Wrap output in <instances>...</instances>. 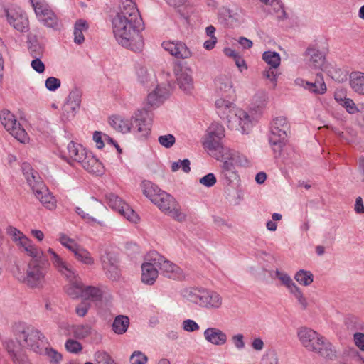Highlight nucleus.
<instances>
[{"mask_svg": "<svg viewBox=\"0 0 364 364\" xmlns=\"http://www.w3.org/2000/svg\"><path fill=\"white\" fill-rule=\"evenodd\" d=\"M119 11L112 19V27L116 41L122 46L132 50H139L142 45L140 31L142 19L134 0H119Z\"/></svg>", "mask_w": 364, "mask_h": 364, "instance_id": "nucleus-1", "label": "nucleus"}, {"mask_svg": "<svg viewBox=\"0 0 364 364\" xmlns=\"http://www.w3.org/2000/svg\"><path fill=\"white\" fill-rule=\"evenodd\" d=\"M215 84L217 93L221 97L215 102L217 113L221 119H226L232 129H241L242 134H247L252 126L250 116L242 109L235 107L230 100L234 97L232 82L228 76L218 77Z\"/></svg>", "mask_w": 364, "mask_h": 364, "instance_id": "nucleus-2", "label": "nucleus"}, {"mask_svg": "<svg viewBox=\"0 0 364 364\" xmlns=\"http://www.w3.org/2000/svg\"><path fill=\"white\" fill-rule=\"evenodd\" d=\"M151 117L146 109H139L130 118L112 115L109 118V125L117 132L127 134L133 132L140 137L146 138L151 132Z\"/></svg>", "mask_w": 364, "mask_h": 364, "instance_id": "nucleus-3", "label": "nucleus"}, {"mask_svg": "<svg viewBox=\"0 0 364 364\" xmlns=\"http://www.w3.org/2000/svg\"><path fill=\"white\" fill-rule=\"evenodd\" d=\"M12 333L18 344L37 354H43L45 336L40 330L23 321L16 322Z\"/></svg>", "mask_w": 364, "mask_h": 364, "instance_id": "nucleus-4", "label": "nucleus"}, {"mask_svg": "<svg viewBox=\"0 0 364 364\" xmlns=\"http://www.w3.org/2000/svg\"><path fill=\"white\" fill-rule=\"evenodd\" d=\"M48 253L50 256V259L54 267L68 281V284L65 287L67 294L73 299L82 297L85 287L76 272L52 248L48 250Z\"/></svg>", "mask_w": 364, "mask_h": 364, "instance_id": "nucleus-5", "label": "nucleus"}, {"mask_svg": "<svg viewBox=\"0 0 364 364\" xmlns=\"http://www.w3.org/2000/svg\"><path fill=\"white\" fill-rule=\"evenodd\" d=\"M48 267L43 259H31L24 274L18 273L16 279L30 289H43L47 284Z\"/></svg>", "mask_w": 364, "mask_h": 364, "instance_id": "nucleus-6", "label": "nucleus"}, {"mask_svg": "<svg viewBox=\"0 0 364 364\" xmlns=\"http://www.w3.org/2000/svg\"><path fill=\"white\" fill-rule=\"evenodd\" d=\"M21 168L27 183L33 190L36 197L45 208L48 210H53L56 206V200L38 173L34 171L28 163H23Z\"/></svg>", "mask_w": 364, "mask_h": 364, "instance_id": "nucleus-7", "label": "nucleus"}, {"mask_svg": "<svg viewBox=\"0 0 364 364\" xmlns=\"http://www.w3.org/2000/svg\"><path fill=\"white\" fill-rule=\"evenodd\" d=\"M289 130V124L287 118L284 117H276L271 124L269 143L273 151L280 153L285 144L287 132Z\"/></svg>", "mask_w": 364, "mask_h": 364, "instance_id": "nucleus-8", "label": "nucleus"}, {"mask_svg": "<svg viewBox=\"0 0 364 364\" xmlns=\"http://www.w3.org/2000/svg\"><path fill=\"white\" fill-rule=\"evenodd\" d=\"M38 20L45 26L59 30L60 21L46 0H30Z\"/></svg>", "mask_w": 364, "mask_h": 364, "instance_id": "nucleus-9", "label": "nucleus"}, {"mask_svg": "<svg viewBox=\"0 0 364 364\" xmlns=\"http://www.w3.org/2000/svg\"><path fill=\"white\" fill-rule=\"evenodd\" d=\"M152 203L173 219L180 222L185 220L186 215L181 211L180 207L174 198L165 191H162L160 193H158Z\"/></svg>", "mask_w": 364, "mask_h": 364, "instance_id": "nucleus-10", "label": "nucleus"}, {"mask_svg": "<svg viewBox=\"0 0 364 364\" xmlns=\"http://www.w3.org/2000/svg\"><path fill=\"white\" fill-rule=\"evenodd\" d=\"M147 259L156 264L164 275L173 279H181L184 277L181 267L166 259L156 251H151L147 255Z\"/></svg>", "mask_w": 364, "mask_h": 364, "instance_id": "nucleus-11", "label": "nucleus"}, {"mask_svg": "<svg viewBox=\"0 0 364 364\" xmlns=\"http://www.w3.org/2000/svg\"><path fill=\"white\" fill-rule=\"evenodd\" d=\"M0 120L1 124L14 137L22 143L28 141V135L25 129L18 123L14 115L8 109H3L0 112Z\"/></svg>", "mask_w": 364, "mask_h": 364, "instance_id": "nucleus-12", "label": "nucleus"}, {"mask_svg": "<svg viewBox=\"0 0 364 364\" xmlns=\"http://www.w3.org/2000/svg\"><path fill=\"white\" fill-rule=\"evenodd\" d=\"M4 11L8 23L15 30L21 33L28 31V18L26 11L21 7L11 6L5 8Z\"/></svg>", "mask_w": 364, "mask_h": 364, "instance_id": "nucleus-13", "label": "nucleus"}, {"mask_svg": "<svg viewBox=\"0 0 364 364\" xmlns=\"http://www.w3.org/2000/svg\"><path fill=\"white\" fill-rule=\"evenodd\" d=\"M222 139L206 134L203 141V146L208 154L217 160L229 159L232 155V150L223 146Z\"/></svg>", "mask_w": 364, "mask_h": 364, "instance_id": "nucleus-14", "label": "nucleus"}, {"mask_svg": "<svg viewBox=\"0 0 364 364\" xmlns=\"http://www.w3.org/2000/svg\"><path fill=\"white\" fill-rule=\"evenodd\" d=\"M100 260L106 276L112 280H117L120 276L119 261L114 252L105 250L100 253Z\"/></svg>", "mask_w": 364, "mask_h": 364, "instance_id": "nucleus-15", "label": "nucleus"}, {"mask_svg": "<svg viewBox=\"0 0 364 364\" xmlns=\"http://www.w3.org/2000/svg\"><path fill=\"white\" fill-rule=\"evenodd\" d=\"M297 336L302 346L309 351L314 352L316 346L318 343L321 334L306 327L300 328L297 331Z\"/></svg>", "mask_w": 364, "mask_h": 364, "instance_id": "nucleus-16", "label": "nucleus"}, {"mask_svg": "<svg viewBox=\"0 0 364 364\" xmlns=\"http://www.w3.org/2000/svg\"><path fill=\"white\" fill-rule=\"evenodd\" d=\"M191 70L187 68L178 67L175 69L177 84L186 93H191L194 88Z\"/></svg>", "mask_w": 364, "mask_h": 364, "instance_id": "nucleus-17", "label": "nucleus"}, {"mask_svg": "<svg viewBox=\"0 0 364 364\" xmlns=\"http://www.w3.org/2000/svg\"><path fill=\"white\" fill-rule=\"evenodd\" d=\"M162 46L171 55L179 59H187L192 55L189 48L181 41L163 42Z\"/></svg>", "mask_w": 364, "mask_h": 364, "instance_id": "nucleus-18", "label": "nucleus"}, {"mask_svg": "<svg viewBox=\"0 0 364 364\" xmlns=\"http://www.w3.org/2000/svg\"><path fill=\"white\" fill-rule=\"evenodd\" d=\"M146 260V262L141 265V282L148 285H153L159 274L157 266L152 261H149L147 256Z\"/></svg>", "mask_w": 364, "mask_h": 364, "instance_id": "nucleus-19", "label": "nucleus"}, {"mask_svg": "<svg viewBox=\"0 0 364 364\" xmlns=\"http://www.w3.org/2000/svg\"><path fill=\"white\" fill-rule=\"evenodd\" d=\"M319 340L318 343L316 346V350L314 353L329 360L335 359L336 350L332 343L322 335Z\"/></svg>", "mask_w": 364, "mask_h": 364, "instance_id": "nucleus-20", "label": "nucleus"}, {"mask_svg": "<svg viewBox=\"0 0 364 364\" xmlns=\"http://www.w3.org/2000/svg\"><path fill=\"white\" fill-rule=\"evenodd\" d=\"M306 55L309 57L308 65L310 68L315 70H323L326 58L322 52L314 47H309L306 51Z\"/></svg>", "mask_w": 364, "mask_h": 364, "instance_id": "nucleus-21", "label": "nucleus"}, {"mask_svg": "<svg viewBox=\"0 0 364 364\" xmlns=\"http://www.w3.org/2000/svg\"><path fill=\"white\" fill-rule=\"evenodd\" d=\"M203 336L208 342L215 346H223L228 340L226 333L217 328H208L205 330Z\"/></svg>", "mask_w": 364, "mask_h": 364, "instance_id": "nucleus-22", "label": "nucleus"}, {"mask_svg": "<svg viewBox=\"0 0 364 364\" xmlns=\"http://www.w3.org/2000/svg\"><path fill=\"white\" fill-rule=\"evenodd\" d=\"M26 255L31 257V259H42L43 251L38 247L28 237H23L21 243L18 245Z\"/></svg>", "mask_w": 364, "mask_h": 364, "instance_id": "nucleus-23", "label": "nucleus"}, {"mask_svg": "<svg viewBox=\"0 0 364 364\" xmlns=\"http://www.w3.org/2000/svg\"><path fill=\"white\" fill-rule=\"evenodd\" d=\"M168 97V91L166 87L158 86L147 96L148 105L153 107L161 105Z\"/></svg>", "mask_w": 364, "mask_h": 364, "instance_id": "nucleus-24", "label": "nucleus"}, {"mask_svg": "<svg viewBox=\"0 0 364 364\" xmlns=\"http://www.w3.org/2000/svg\"><path fill=\"white\" fill-rule=\"evenodd\" d=\"M82 167L88 172L102 175L104 172V166L102 164L92 153H89L86 159L81 163Z\"/></svg>", "mask_w": 364, "mask_h": 364, "instance_id": "nucleus-25", "label": "nucleus"}, {"mask_svg": "<svg viewBox=\"0 0 364 364\" xmlns=\"http://www.w3.org/2000/svg\"><path fill=\"white\" fill-rule=\"evenodd\" d=\"M207 289H192L186 291L187 299L201 308L206 307Z\"/></svg>", "mask_w": 364, "mask_h": 364, "instance_id": "nucleus-26", "label": "nucleus"}, {"mask_svg": "<svg viewBox=\"0 0 364 364\" xmlns=\"http://www.w3.org/2000/svg\"><path fill=\"white\" fill-rule=\"evenodd\" d=\"M349 85L352 90L360 95H364V73L353 71L349 75Z\"/></svg>", "mask_w": 364, "mask_h": 364, "instance_id": "nucleus-27", "label": "nucleus"}, {"mask_svg": "<svg viewBox=\"0 0 364 364\" xmlns=\"http://www.w3.org/2000/svg\"><path fill=\"white\" fill-rule=\"evenodd\" d=\"M67 149L69 157L80 164L86 159L87 155L89 154L81 144L73 141H70L68 144Z\"/></svg>", "mask_w": 364, "mask_h": 364, "instance_id": "nucleus-28", "label": "nucleus"}, {"mask_svg": "<svg viewBox=\"0 0 364 364\" xmlns=\"http://www.w3.org/2000/svg\"><path fill=\"white\" fill-rule=\"evenodd\" d=\"M326 85L321 73L316 74L314 82H308L306 83V90L316 95H323L326 92Z\"/></svg>", "mask_w": 364, "mask_h": 364, "instance_id": "nucleus-29", "label": "nucleus"}, {"mask_svg": "<svg viewBox=\"0 0 364 364\" xmlns=\"http://www.w3.org/2000/svg\"><path fill=\"white\" fill-rule=\"evenodd\" d=\"M68 335L77 339H84L91 334L92 328L89 325H73L68 326Z\"/></svg>", "mask_w": 364, "mask_h": 364, "instance_id": "nucleus-30", "label": "nucleus"}, {"mask_svg": "<svg viewBox=\"0 0 364 364\" xmlns=\"http://www.w3.org/2000/svg\"><path fill=\"white\" fill-rule=\"evenodd\" d=\"M129 323L128 316L119 315L114 318L112 325V329L116 334L122 335L127 332Z\"/></svg>", "mask_w": 364, "mask_h": 364, "instance_id": "nucleus-31", "label": "nucleus"}, {"mask_svg": "<svg viewBox=\"0 0 364 364\" xmlns=\"http://www.w3.org/2000/svg\"><path fill=\"white\" fill-rule=\"evenodd\" d=\"M102 296L103 292L101 289L97 287L87 286L84 288L82 298L84 300L97 303L102 300Z\"/></svg>", "mask_w": 364, "mask_h": 364, "instance_id": "nucleus-32", "label": "nucleus"}, {"mask_svg": "<svg viewBox=\"0 0 364 364\" xmlns=\"http://www.w3.org/2000/svg\"><path fill=\"white\" fill-rule=\"evenodd\" d=\"M222 304V296L218 292L207 289L205 309H218L221 307Z\"/></svg>", "mask_w": 364, "mask_h": 364, "instance_id": "nucleus-33", "label": "nucleus"}, {"mask_svg": "<svg viewBox=\"0 0 364 364\" xmlns=\"http://www.w3.org/2000/svg\"><path fill=\"white\" fill-rule=\"evenodd\" d=\"M88 29V24L83 19L77 20L74 26V42L78 45L82 44L85 41L83 32Z\"/></svg>", "mask_w": 364, "mask_h": 364, "instance_id": "nucleus-34", "label": "nucleus"}, {"mask_svg": "<svg viewBox=\"0 0 364 364\" xmlns=\"http://www.w3.org/2000/svg\"><path fill=\"white\" fill-rule=\"evenodd\" d=\"M73 253L75 259L84 264L92 265L95 263V259L90 252L81 245H79Z\"/></svg>", "mask_w": 364, "mask_h": 364, "instance_id": "nucleus-35", "label": "nucleus"}, {"mask_svg": "<svg viewBox=\"0 0 364 364\" xmlns=\"http://www.w3.org/2000/svg\"><path fill=\"white\" fill-rule=\"evenodd\" d=\"M143 193L150 199L151 202L154 201V198L158 196L162 191L159 187L154 185L149 181H144L141 183Z\"/></svg>", "mask_w": 364, "mask_h": 364, "instance_id": "nucleus-36", "label": "nucleus"}, {"mask_svg": "<svg viewBox=\"0 0 364 364\" xmlns=\"http://www.w3.org/2000/svg\"><path fill=\"white\" fill-rule=\"evenodd\" d=\"M263 60L273 68H277L281 63V58L278 53L275 51H265L262 54Z\"/></svg>", "mask_w": 364, "mask_h": 364, "instance_id": "nucleus-37", "label": "nucleus"}, {"mask_svg": "<svg viewBox=\"0 0 364 364\" xmlns=\"http://www.w3.org/2000/svg\"><path fill=\"white\" fill-rule=\"evenodd\" d=\"M294 279L300 284L307 287L314 282V275L310 271L300 269L295 274Z\"/></svg>", "mask_w": 364, "mask_h": 364, "instance_id": "nucleus-38", "label": "nucleus"}, {"mask_svg": "<svg viewBox=\"0 0 364 364\" xmlns=\"http://www.w3.org/2000/svg\"><path fill=\"white\" fill-rule=\"evenodd\" d=\"M106 199L108 205L113 210L120 212L123 210L124 205L126 203L117 195L112 193H109L106 195Z\"/></svg>", "mask_w": 364, "mask_h": 364, "instance_id": "nucleus-39", "label": "nucleus"}, {"mask_svg": "<svg viewBox=\"0 0 364 364\" xmlns=\"http://www.w3.org/2000/svg\"><path fill=\"white\" fill-rule=\"evenodd\" d=\"M235 160V153L232 151V158L229 159H222L224 161L223 164V173L226 178H236L237 175L235 171L233 161Z\"/></svg>", "mask_w": 364, "mask_h": 364, "instance_id": "nucleus-40", "label": "nucleus"}, {"mask_svg": "<svg viewBox=\"0 0 364 364\" xmlns=\"http://www.w3.org/2000/svg\"><path fill=\"white\" fill-rule=\"evenodd\" d=\"M43 354L46 355L50 364H60L63 360L62 354L51 347L43 348Z\"/></svg>", "mask_w": 364, "mask_h": 364, "instance_id": "nucleus-41", "label": "nucleus"}, {"mask_svg": "<svg viewBox=\"0 0 364 364\" xmlns=\"http://www.w3.org/2000/svg\"><path fill=\"white\" fill-rule=\"evenodd\" d=\"M335 100L343 107L349 114H355L358 112V109L352 99L346 97L344 99H338V95L336 94Z\"/></svg>", "mask_w": 364, "mask_h": 364, "instance_id": "nucleus-42", "label": "nucleus"}, {"mask_svg": "<svg viewBox=\"0 0 364 364\" xmlns=\"http://www.w3.org/2000/svg\"><path fill=\"white\" fill-rule=\"evenodd\" d=\"M94 360L97 364H117L111 355L105 350L96 351Z\"/></svg>", "mask_w": 364, "mask_h": 364, "instance_id": "nucleus-43", "label": "nucleus"}, {"mask_svg": "<svg viewBox=\"0 0 364 364\" xmlns=\"http://www.w3.org/2000/svg\"><path fill=\"white\" fill-rule=\"evenodd\" d=\"M206 134L218 138L225 137V128L218 122H213L208 128Z\"/></svg>", "mask_w": 364, "mask_h": 364, "instance_id": "nucleus-44", "label": "nucleus"}, {"mask_svg": "<svg viewBox=\"0 0 364 364\" xmlns=\"http://www.w3.org/2000/svg\"><path fill=\"white\" fill-rule=\"evenodd\" d=\"M58 241L63 247H65L72 252H73L75 250V249L80 245L75 241V240L69 237L64 233L59 234Z\"/></svg>", "mask_w": 364, "mask_h": 364, "instance_id": "nucleus-45", "label": "nucleus"}, {"mask_svg": "<svg viewBox=\"0 0 364 364\" xmlns=\"http://www.w3.org/2000/svg\"><path fill=\"white\" fill-rule=\"evenodd\" d=\"M81 96L82 95L79 90H73L70 92L65 102L78 109L81 103Z\"/></svg>", "mask_w": 364, "mask_h": 364, "instance_id": "nucleus-46", "label": "nucleus"}, {"mask_svg": "<svg viewBox=\"0 0 364 364\" xmlns=\"http://www.w3.org/2000/svg\"><path fill=\"white\" fill-rule=\"evenodd\" d=\"M276 277L278 279H279L282 284H284L289 291L292 289L294 287L296 286V284L293 282L292 279L287 274L282 272L279 270H277Z\"/></svg>", "mask_w": 364, "mask_h": 364, "instance_id": "nucleus-47", "label": "nucleus"}, {"mask_svg": "<svg viewBox=\"0 0 364 364\" xmlns=\"http://www.w3.org/2000/svg\"><path fill=\"white\" fill-rule=\"evenodd\" d=\"M65 348L68 352L73 354H77L82 350V344L72 338H69L65 341Z\"/></svg>", "mask_w": 364, "mask_h": 364, "instance_id": "nucleus-48", "label": "nucleus"}, {"mask_svg": "<svg viewBox=\"0 0 364 364\" xmlns=\"http://www.w3.org/2000/svg\"><path fill=\"white\" fill-rule=\"evenodd\" d=\"M77 110V109L65 102L62 107V120L64 122L70 120L75 115Z\"/></svg>", "mask_w": 364, "mask_h": 364, "instance_id": "nucleus-49", "label": "nucleus"}, {"mask_svg": "<svg viewBox=\"0 0 364 364\" xmlns=\"http://www.w3.org/2000/svg\"><path fill=\"white\" fill-rule=\"evenodd\" d=\"M190 161L188 159L178 160V161H174L171 164V171L176 172L178 171L180 168L182 171L188 173L191 171L190 167Z\"/></svg>", "mask_w": 364, "mask_h": 364, "instance_id": "nucleus-50", "label": "nucleus"}, {"mask_svg": "<svg viewBox=\"0 0 364 364\" xmlns=\"http://www.w3.org/2000/svg\"><path fill=\"white\" fill-rule=\"evenodd\" d=\"M289 292L295 297L302 309H305L307 307L308 303L306 299L304 296L301 289L297 285L291 289Z\"/></svg>", "mask_w": 364, "mask_h": 364, "instance_id": "nucleus-51", "label": "nucleus"}, {"mask_svg": "<svg viewBox=\"0 0 364 364\" xmlns=\"http://www.w3.org/2000/svg\"><path fill=\"white\" fill-rule=\"evenodd\" d=\"M43 51V47L37 41L31 43L28 46V52L33 58H41Z\"/></svg>", "mask_w": 364, "mask_h": 364, "instance_id": "nucleus-52", "label": "nucleus"}, {"mask_svg": "<svg viewBox=\"0 0 364 364\" xmlns=\"http://www.w3.org/2000/svg\"><path fill=\"white\" fill-rule=\"evenodd\" d=\"M279 75V73L277 70V68H273V67H269L262 72V76L270 80L273 83L274 87L277 86Z\"/></svg>", "mask_w": 364, "mask_h": 364, "instance_id": "nucleus-53", "label": "nucleus"}, {"mask_svg": "<svg viewBox=\"0 0 364 364\" xmlns=\"http://www.w3.org/2000/svg\"><path fill=\"white\" fill-rule=\"evenodd\" d=\"M119 213L132 223H136L139 220L138 215L127 203L124 205L123 210H121Z\"/></svg>", "mask_w": 364, "mask_h": 364, "instance_id": "nucleus-54", "label": "nucleus"}, {"mask_svg": "<svg viewBox=\"0 0 364 364\" xmlns=\"http://www.w3.org/2000/svg\"><path fill=\"white\" fill-rule=\"evenodd\" d=\"M7 233L11 237L13 241L17 246L21 243V240L23 237H26L20 230L12 226H9L7 228Z\"/></svg>", "mask_w": 364, "mask_h": 364, "instance_id": "nucleus-55", "label": "nucleus"}, {"mask_svg": "<svg viewBox=\"0 0 364 364\" xmlns=\"http://www.w3.org/2000/svg\"><path fill=\"white\" fill-rule=\"evenodd\" d=\"M158 141L162 146L168 149L175 144L176 138L173 134H168L159 136Z\"/></svg>", "mask_w": 364, "mask_h": 364, "instance_id": "nucleus-56", "label": "nucleus"}, {"mask_svg": "<svg viewBox=\"0 0 364 364\" xmlns=\"http://www.w3.org/2000/svg\"><path fill=\"white\" fill-rule=\"evenodd\" d=\"M131 364H146L148 358L139 350L134 351L129 358Z\"/></svg>", "mask_w": 364, "mask_h": 364, "instance_id": "nucleus-57", "label": "nucleus"}, {"mask_svg": "<svg viewBox=\"0 0 364 364\" xmlns=\"http://www.w3.org/2000/svg\"><path fill=\"white\" fill-rule=\"evenodd\" d=\"M244 22L243 15L242 11L237 10H231L229 23L232 26H237Z\"/></svg>", "mask_w": 364, "mask_h": 364, "instance_id": "nucleus-58", "label": "nucleus"}, {"mask_svg": "<svg viewBox=\"0 0 364 364\" xmlns=\"http://www.w3.org/2000/svg\"><path fill=\"white\" fill-rule=\"evenodd\" d=\"M328 73L331 77L338 82H343L347 77L346 72L340 68H333L332 70H328Z\"/></svg>", "mask_w": 364, "mask_h": 364, "instance_id": "nucleus-59", "label": "nucleus"}, {"mask_svg": "<svg viewBox=\"0 0 364 364\" xmlns=\"http://www.w3.org/2000/svg\"><path fill=\"white\" fill-rule=\"evenodd\" d=\"M14 364H32L25 351L20 349L18 354H15L12 358Z\"/></svg>", "mask_w": 364, "mask_h": 364, "instance_id": "nucleus-60", "label": "nucleus"}, {"mask_svg": "<svg viewBox=\"0 0 364 364\" xmlns=\"http://www.w3.org/2000/svg\"><path fill=\"white\" fill-rule=\"evenodd\" d=\"M60 79L55 77H49L46 80L45 86L49 90L54 92L60 87Z\"/></svg>", "mask_w": 364, "mask_h": 364, "instance_id": "nucleus-61", "label": "nucleus"}, {"mask_svg": "<svg viewBox=\"0 0 364 364\" xmlns=\"http://www.w3.org/2000/svg\"><path fill=\"white\" fill-rule=\"evenodd\" d=\"M199 182L204 186L210 188L213 186L216 183L217 179L213 173H209L207 175L202 177L201 178H200Z\"/></svg>", "mask_w": 364, "mask_h": 364, "instance_id": "nucleus-62", "label": "nucleus"}, {"mask_svg": "<svg viewBox=\"0 0 364 364\" xmlns=\"http://www.w3.org/2000/svg\"><path fill=\"white\" fill-rule=\"evenodd\" d=\"M182 328L185 331L194 332L198 331L199 325L192 319H186L182 322Z\"/></svg>", "mask_w": 364, "mask_h": 364, "instance_id": "nucleus-63", "label": "nucleus"}, {"mask_svg": "<svg viewBox=\"0 0 364 364\" xmlns=\"http://www.w3.org/2000/svg\"><path fill=\"white\" fill-rule=\"evenodd\" d=\"M232 341L235 347L239 350H242L245 347L244 336L241 333L232 336Z\"/></svg>", "mask_w": 364, "mask_h": 364, "instance_id": "nucleus-64", "label": "nucleus"}]
</instances>
